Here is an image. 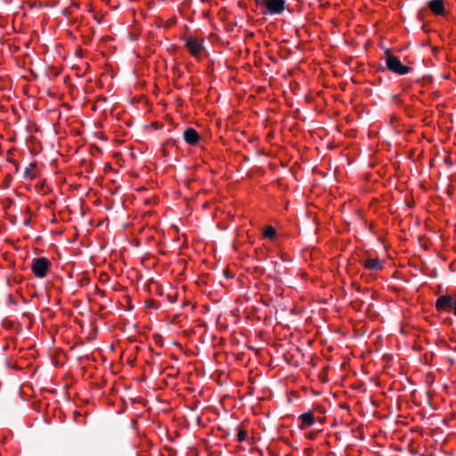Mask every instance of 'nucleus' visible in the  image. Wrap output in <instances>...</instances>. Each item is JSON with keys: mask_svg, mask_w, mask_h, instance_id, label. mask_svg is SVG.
Masks as SVG:
<instances>
[{"mask_svg": "<svg viewBox=\"0 0 456 456\" xmlns=\"http://www.w3.org/2000/svg\"><path fill=\"white\" fill-rule=\"evenodd\" d=\"M256 5L262 8L263 14L275 15L281 13L285 9L284 0H256Z\"/></svg>", "mask_w": 456, "mask_h": 456, "instance_id": "obj_1", "label": "nucleus"}, {"mask_svg": "<svg viewBox=\"0 0 456 456\" xmlns=\"http://www.w3.org/2000/svg\"><path fill=\"white\" fill-rule=\"evenodd\" d=\"M386 55V65L387 68L396 74L399 75H405L409 73L411 69V67L403 65L399 58L395 55H394L390 50H387L385 52Z\"/></svg>", "mask_w": 456, "mask_h": 456, "instance_id": "obj_2", "label": "nucleus"}, {"mask_svg": "<svg viewBox=\"0 0 456 456\" xmlns=\"http://www.w3.org/2000/svg\"><path fill=\"white\" fill-rule=\"evenodd\" d=\"M435 306L437 312L452 313L456 316V295L445 294L440 296Z\"/></svg>", "mask_w": 456, "mask_h": 456, "instance_id": "obj_3", "label": "nucleus"}, {"mask_svg": "<svg viewBox=\"0 0 456 456\" xmlns=\"http://www.w3.org/2000/svg\"><path fill=\"white\" fill-rule=\"evenodd\" d=\"M51 265L50 261L45 257H37L32 262V271L37 278H44L46 276L49 267Z\"/></svg>", "mask_w": 456, "mask_h": 456, "instance_id": "obj_4", "label": "nucleus"}, {"mask_svg": "<svg viewBox=\"0 0 456 456\" xmlns=\"http://www.w3.org/2000/svg\"><path fill=\"white\" fill-rule=\"evenodd\" d=\"M361 264L365 270L369 271L371 274L377 273L384 268V261L379 257H366L362 256L360 259Z\"/></svg>", "mask_w": 456, "mask_h": 456, "instance_id": "obj_5", "label": "nucleus"}, {"mask_svg": "<svg viewBox=\"0 0 456 456\" xmlns=\"http://www.w3.org/2000/svg\"><path fill=\"white\" fill-rule=\"evenodd\" d=\"M202 43L203 40L198 41L193 38H188L186 40L185 46L192 56L197 57L203 49Z\"/></svg>", "mask_w": 456, "mask_h": 456, "instance_id": "obj_6", "label": "nucleus"}, {"mask_svg": "<svg viewBox=\"0 0 456 456\" xmlns=\"http://www.w3.org/2000/svg\"><path fill=\"white\" fill-rule=\"evenodd\" d=\"M183 139L190 145H196L200 141V134L192 127H188L183 132Z\"/></svg>", "mask_w": 456, "mask_h": 456, "instance_id": "obj_7", "label": "nucleus"}, {"mask_svg": "<svg viewBox=\"0 0 456 456\" xmlns=\"http://www.w3.org/2000/svg\"><path fill=\"white\" fill-rule=\"evenodd\" d=\"M428 6L436 15H444L445 12L444 0H430L428 3Z\"/></svg>", "mask_w": 456, "mask_h": 456, "instance_id": "obj_8", "label": "nucleus"}, {"mask_svg": "<svg viewBox=\"0 0 456 456\" xmlns=\"http://www.w3.org/2000/svg\"><path fill=\"white\" fill-rule=\"evenodd\" d=\"M301 419V428H305L306 427H310L314 423V417L312 412H305L300 416Z\"/></svg>", "mask_w": 456, "mask_h": 456, "instance_id": "obj_9", "label": "nucleus"}, {"mask_svg": "<svg viewBox=\"0 0 456 456\" xmlns=\"http://www.w3.org/2000/svg\"><path fill=\"white\" fill-rule=\"evenodd\" d=\"M344 148H353L352 153L351 152L344 153V156H346L347 159L348 164H351L357 154V148L355 147V144L354 142H351L346 146L344 144ZM346 149H344V151Z\"/></svg>", "mask_w": 456, "mask_h": 456, "instance_id": "obj_10", "label": "nucleus"}, {"mask_svg": "<svg viewBox=\"0 0 456 456\" xmlns=\"http://www.w3.org/2000/svg\"><path fill=\"white\" fill-rule=\"evenodd\" d=\"M276 235V231L272 226H266L264 231V236L268 239H273Z\"/></svg>", "mask_w": 456, "mask_h": 456, "instance_id": "obj_11", "label": "nucleus"}, {"mask_svg": "<svg viewBox=\"0 0 456 456\" xmlns=\"http://www.w3.org/2000/svg\"><path fill=\"white\" fill-rule=\"evenodd\" d=\"M247 437H248L247 430L241 427H239L238 434H237V441L243 442L247 439Z\"/></svg>", "mask_w": 456, "mask_h": 456, "instance_id": "obj_12", "label": "nucleus"}, {"mask_svg": "<svg viewBox=\"0 0 456 456\" xmlns=\"http://www.w3.org/2000/svg\"><path fill=\"white\" fill-rule=\"evenodd\" d=\"M36 163H31L28 167H27L24 171L23 176L24 178H31L35 177L34 175L31 174V170L36 167Z\"/></svg>", "mask_w": 456, "mask_h": 456, "instance_id": "obj_13", "label": "nucleus"}, {"mask_svg": "<svg viewBox=\"0 0 456 456\" xmlns=\"http://www.w3.org/2000/svg\"><path fill=\"white\" fill-rule=\"evenodd\" d=\"M146 306L149 308H158V305H156V302L154 300H149L146 303Z\"/></svg>", "mask_w": 456, "mask_h": 456, "instance_id": "obj_14", "label": "nucleus"}, {"mask_svg": "<svg viewBox=\"0 0 456 456\" xmlns=\"http://www.w3.org/2000/svg\"><path fill=\"white\" fill-rule=\"evenodd\" d=\"M356 134V130L355 129H350L349 131H347L345 135L347 136V137H354Z\"/></svg>", "mask_w": 456, "mask_h": 456, "instance_id": "obj_15", "label": "nucleus"}, {"mask_svg": "<svg viewBox=\"0 0 456 456\" xmlns=\"http://www.w3.org/2000/svg\"><path fill=\"white\" fill-rule=\"evenodd\" d=\"M95 291L98 295H100L101 297H104L106 293L104 290H102L100 289L98 287L95 288Z\"/></svg>", "mask_w": 456, "mask_h": 456, "instance_id": "obj_16", "label": "nucleus"}, {"mask_svg": "<svg viewBox=\"0 0 456 456\" xmlns=\"http://www.w3.org/2000/svg\"><path fill=\"white\" fill-rule=\"evenodd\" d=\"M8 301H9L10 304H12V305H16L17 304V302L12 298V295L8 296Z\"/></svg>", "mask_w": 456, "mask_h": 456, "instance_id": "obj_17", "label": "nucleus"}, {"mask_svg": "<svg viewBox=\"0 0 456 456\" xmlns=\"http://www.w3.org/2000/svg\"><path fill=\"white\" fill-rule=\"evenodd\" d=\"M350 305L354 308V309H358V306H359V304L357 302H351Z\"/></svg>", "mask_w": 456, "mask_h": 456, "instance_id": "obj_18", "label": "nucleus"}, {"mask_svg": "<svg viewBox=\"0 0 456 456\" xmlns=\"http://www.w3.org/2000/svg\"><path fill=\"white\" fill-rule=\"evenodd\" d=\"M354 260H355V258H354V257H353V258H349V259H348V263H347L348 266L352 265L354 264Z\"/></svg>", "mask_w": 456, "mask_h": 456, "instance_id": "obj_19", "label": "nucleus"}, {"mask_svg": "<svg viewBox=\"0 0 456 456\" xmlns=\"http://www.w3.org/2000/svg\"><path fill=\"white\" fill-rule=\"evenodd\" d=\"M344 410L349 411V407L344 403L343 404Z\"/></svg>", "mask_w": 456, "mask_h": 456, "instance_id": "obj_20", "label": "nucleus"}, {"mask_svg": "<svg viewBox=\"0 0 456 456\" xmlns=\"http://www.w3.org/2000/svg\"><path fill=\"white\" fill-rule=\"evenodd\" d=\"M343 364H344V370H346V357L344 356V362H343Z\"/></svg>", "mask_w": 456, "mask_h": 456, "instance_id": "obj_21", "label": "nucleus"}, {"mask_svg": "<svg viewBox=\"0 0 456 456\" xmlns=\"http://www.w3.org/2000/svg\"><path fill=\"white\" fill-rule=\"evenodd\" d=\"M170 301H171L172 303H175V300L173 299V297H170Z\"/></svg>", "mask_w": 456, "mask_h": 456, "instance_id": "obj_22", "label": "nucleus"}, {"mask_svg": "<svg viewBox=\"0 0 456 456\" xmlns=\"http://www.w3.org/2000/svg\"><path fill=\"white\" fill-rule=\"evenodd\" d=\"M170 301H171L172 303H175V300L173 299V297H170Z\"/></svg>", "mask_w": 456, "mask_h": 456, "instance_id": "obj_23", "label": "nucleus"}, {"mask_svg": "<svg viewBox=\"0 0 456 456\" xmlns=\"http://www.w3.org/2000/svg\"><path fill=\"white\" fill-rule=\"evenodd\" d=\"M338 407H339V408H342V403H338Z\"/></svg>", "mask_w": 456, "mask_h": 456, "instance_id": "obj_24", "label": "nucleus"}, {"mask_svg": "<svg viewBox=\"0 0 456 456\" xmlns=\"http://www.w3.org/2000/svg\"><path fill=\"white\" fill-rule=\"evenodd\" d=\"M336 424H337V419H335L333 425H336Z\"/></svg>", "mask_w": 456, "mask_h": 456, "instance_id": "obj_25", "label": "nucleus"}]
</instances>
